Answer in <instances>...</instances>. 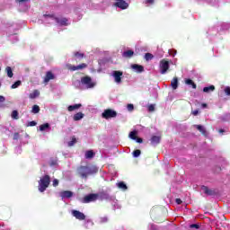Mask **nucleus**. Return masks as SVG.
<instances>
[{
  "mask_svg": "<svg viewBox=\"0 0 230 230\" xmlns=\"http://www.w3.org/2000/svg\"><path fill=\"white\" fill-rule=\"evenodd\" d=\"M94 173H98V167L95 165H80L76 169V175L85 181H87L89 175H94Z\"/></svg>",
  "mask_w": 230,
  "mask_h": 230,
  "instance_id": "f257e3e1",
  "label": "nucleus"
},
{
  "mask_svg": "<svg viewBox=\"0 0 230 230\" xmlns=\"http://www.w3.org/2000/svg\"><path fill=\"white\" fill-rule=\"evenodd\" d=\"M22 82L21 81H16L13 84H12L11 89H17L21 85Z\"/></svg>",
  "mask_w": 230,
  "mask_h": 230,
  "instance_id": "f704fd0d",
  "label": "nucleus"
},
{
  "mask_svg": "<svg viewBox=\"0 0 230 230\" xmlns=\"http://www.w3.org/2000/svg\"><path fill=\"white\" fill-rule=\"evenodd\" d=\"M161 143V137L153 136L151 137V145H159Z\"/></svg>",
  "mask_w": 230,
  "mask_h": 230,
  "instance_id": "aec40b11",
  "label": "nucleus"
},
{
  "mask_svg": "<svg viewBox=\"0 0 230 230\" xmlns=\"http://www.w3.org/2000/svg\"><path fill=\"white\" fill-rule=\"evenodd\" d=\"M94 157V152L93 150L86 151L85 158L86 159H93Z\"/></svg>",
  "mask_w": 230,
  "mask_h": 230,
  "instance_id": "a878e982",
  "label": "nucleus"
},
{
  "mask_svg": "<svg viewBox=\"0 0 230 230\" xmlns=\"http://www.w3.org/2000/svg\"><path fill=\"white\" fill-rule=\"evenodd\" d=\"M39 96H40V92H39V90H34L29 94V98H31V100H35V98H39Z\"/></svg>",
  "mask_w": 230,
  "mask_h": 230,
  "instance_id": "6ab92c4d",
  "label": "nucleus"
},
{
  "mask_svg": "<svg viewBox=\"0 0 230 230\" xmlns=\"http://www.w3.org/2000/svg\"><path fill=\"white\" fill-rule=\"evenodd\" d=\"M148 4H154V0H146Z\"/></svg>",
  "mask_w": 230,
  "mask_h": 230,
  "instance_id": "09e8293b",
  "label": "nucleus"
},
{
  "mask_svg": "<svg viewBox=\"0 0 230 230\" xmlns=\"http://www.w3.org/2000/svg\"><path fill=\"white\" fill-rule=\"evenodd\" d=\"M118 116V112L112 109L104 110L102 113V118L104 119H111V118H116Z\"/></svg>",
  "mask_w": 230,
  "mask_h": 230,
  "instance_id": "39448f33",
  "label": "nucleus"
},
{
  "mask_svg": "<svg viewBox=\"0 0 230 230\" xmlns=\"http://www.w3.org/2000/svg\"><path fill=\"white\" fill-rule=\"evenodd\" d=\"M61 199H71L73 197V192L70 190H64L60 192Z\"/></svg>",
  "mask_w": 230,
  "mask_h": 230,
  "instance_id": "2eb2a0df",
  "label": "nucleus"
},
{
  "mask_svg": "<svg viewBox=\"0 0 230 230\" xmlns=\"http://www.w3.org/2000/svg\"><path fill=\"white\" fill-rule=\"evenodd\" d=\"M36 126H37V123L34 120L30 121L27 125V127H36Z\"/></svg>",
  "mask_w": 230,
  "mask_h": 230,
  "instance_id": "ea45409f",
  "label": "nucleus"
},
{
  "mask_svg": "<svg viewBox=\"0 0 230 230\" xmlns=\"http://www.w3.org/2000/svg\"><path fill=\"white\" fill-rule=\"evenodd\" d=\"M114 5L117 6V8H120V10H127V8H128V3L126 1H117Z\"/></svg>",
  "mask_w": 230,
  "mask_h": 230,
  "instance_id": "9b49d317",
  "label": "nucleus"
},
{
  "mask_svg": "<svg viewBox=\"0 0 230 230\" xmlns=\"http://www.w3.org/2000/svg\"><path fill=\"white\" fill-rule=\"evenodd\" d=\"M117 186H118V188L119 189V190H127L128 189V187H127V184H125V182H123V181H119V182H118L117 183Z\"/></svg>",
  "mask_w": 230,
  "mask_h": 230,
  "instance_id": "c85d7f7f",
  "label": "nucleus"
},
{
  "mask_svg": "<svg viewBox=\"0 0 230 230\" xmlns=\"http://www.w3.org/2000/svg\"><path fill=\"white\" fill-rule=\"evenodd\" d=\"M148 111L149 112H154V111H155V106L154 104H150L148 106Z\"/></svg>",
  "mask_w": 230,
  "mask_h": 230,
  "instance_id": "58836bf2",
  "label": "nucleus"
},
{
  "mask_svg": "<svg viewBox=\"0 0 230 230\" xmlns=\"http://www.w3.org/2000/svg\"><path fill=\"white\" fill-rule=\"evenodd\" d=\"M100 198V194L98 193H90L86 196H84L82 199L81 202L83 204H89L91 202H96L97 199Z\"/></svg>",
  "mask_w": 230,
  "mask_h": 230,
  "instance_id": "20e7f679",
  "label": "nucleus"
},
{
  "mask_svg": "<svg viewBox=\"0 0 230 230\" xmlns=\"http://www.w3.org/2000/svg\"><path fill=\"white\" fill-rule=\"evenodd\" d=\"M57 164V162H51L50 166H55Z\"/></svg>",
  "mask_w": 230,
  "mask_h": 230,
  "instance_id": "5fc2aeb1",
  "label": "nucleus"
},
{
  "mask_svg": "<svg viewBox=\"0 0 230 230\" xmlns=\"http://www.w3.org/2000/svg\"><path fill=\"white\" fill-rule=\"evenodd\" d=\"M201 106H202L203 109H206L208 107V104L207 103H202Z\"/></svg>",
  "mask_w": 230,
  "mask_h": 230,
  "instance_id": "603ef678",
  "label": "nucleus"
},
{
  "mask_svg": "<svg viewBox=\"0 0 230 230\" xmlns=\"http://www.w3.org/2000/svg\"><path fill=\"white\" fill-rule=\"evenodd\" d=\"M45 17H49L50 19H55V14H44Z\"/></svg>",
  "mask_w": 230,
  "mask_h": 230,
  "instance_id": "79ce46f5",
  "label": "nucleus"
},
{
  "mask_svg": "<svg viewBox=\"0 0 230 230\" xmlns=\"http://www.w3.org/2000/svg\"><path fill=\"white\" fill-rule=\"evenodd\" d=\"M132 69H135V71H137V73H143V71H145V67L141 65H132L131 66Z\"/></svg>",
  "mask_w": 230,
  "mask_h": 230,
  "instance_id": "dca6fc26",
  "label": "nucleus"
},
{
  "mask_svg": "<svg viewBox=\"0 0 230 230\" xmlns=\"http://www.w3.org/2000/svg\"><path fill=\"white\" fill-rule=\"evenodd\" d=\"M50 80H55V74L51 71H48L43 79V84H49Z\"/></svg>",
  "mask_w": 230,
  "mask_h": 230,
  "instance_id": "6e6552de",
  "label": "nucleus"
},
{
  "mask_svg": "<svg viewBox=\"0 0 230 230\" xmlns=\"http://www.w3.org/2000/svg\"><path fill=\"white\" fill-rule=\"evenodd\" d=\"M175 202H176V204L181 205V204H182V199L178 198L175 199Z\"/></svg>",
  "mask_w": 230,
  "mask_h": 230,
  "instance_id": "c03bdc74",
  "label": "nucleus"
},
{
  "mask_svg": "<svg viewBox=\"0 0 230 230\" xmlns=\"http://www.w3.org/2000/svg\"><path fill=\"white\" fill-rule=\"evenodd\" d=\"M80 107H82L81 103L70 105V106H68L67 111L69 112H73V111H76V110L80 109Z\"/></svg>",
  "mask_w": 230,
  "mask_h": 230,
  "instance_id": "412c9836",
  "label": "nucleus"
},
{
  "mask_svg": "<svg viewBox=\"0 0 230 230\" xmlns=\"http://www.w3.org/2000/svg\"><path fill=\"white\" fill-rule=\"evenodd\" d=\"M5 71L9 78H13V71L12 70V67L10 66L5 67Z\"/></svg>",
  "mask_w": 230,
  "mask_h": 230,
  "instance_id": "393cba45",
  "label": "nucleus"
},
{
  "mask_svg": "<svg viewBox=\"0 0 230 230\" xmlns=\"http://www.w3.org/2000/svg\"><path fill=\"white\" fill-rule=\"evenodd\" d=\"M83 118H84V113L77 112L74 115V121H80V119H83Z\"/></svg>",
  "mask_w": 230,
  "mask_h": 230,
  "instance_id": "5701e85b",
  "label": "nucleus"
},
{
  "mask_svg": "<svg viewBox=\"0 0 230 230\" xmlns=\"http://www.w3.org/2000/svg\"><path fill=\"white\" fill-rule=\"evenodd\" d=\"M73 217L76 218L77 220H85V214L78 211V210H73L72 211Z\"/></svg>",
  "mask_w": 230,
  "mask_h": 230,
  "instance_id": "9d476101",
  "label": "nucleus"
},
{
  "mask_svg": "<svg viewBox=\"0 0 230 230\" xmlns=\"http://www.w3.org/2000/svg\"><path fill=\"white\" fill-rule=\"evenodd\" d=\"M76 145V137H73L72 140L68 142V146H75Z\"/></svg>",
  "mask_w": 230,
  "mask_h": 230,
  "instance_id": "72a5a7b5",
  "label": "nucleus"
},
{
  "mask_svg": "<svg viewBox=\"0 0 230 230\" xmlns=\"http://www.w3.org/2000/svg\"><path fill=\"white\" fill-rule=\"evenodd\" d=\"M28 0H16V3H26Z\"/></svg>",
  "mask_w": 230,
  "mask_h": 230,
  "instance_id": "8fccbe9b",
  "label": "nucleus"
},
{
  "mask_svg": "<svg viewBox=\"0 0 230 230\" xmlns=\"http://www.w3.org/2000/svg\"><path fill=\"white\" fill-rule=\"evenodd\" d=\"M171 86L175 91V89L179 87V78L173 77L172 80L171 81Z\"/></svg>",
  "mask_w": 230,
  "mask_h": 230,
  "instance_id": "a211bd4d",
  "label": "nucleus"
},
{
  "mask_svg": "<svg viewBox=\"0 0 230 230\" xmlns=\"http://www.w3.org/2000/svg\"><path fill=\"white\" fill-rule=\"evenodd\" d=\"M191 114H193V116H198L199 115V110H195L191 112Z\"/></svg>",
  "mask_w": 230,
  "mask_h": 230,
  "instance_id": "49530a36",
  "label": "nucleus"
},
{
  "mask_svg": "<svg viewBox=\"0 0 230 230\" xmlns=\"http://www.w3.org/2000/svg\"><path fill=\"white\" fill-rule=\"evenodd\" d=\"M154 58V55L152 53H146L145 54V59L146 62L152 60Z\"/></svg>",
  "mask_w": 230,
  "mask_h": 230,
  "instance_id": "2f4dec72",
  "label": "nucleus"
},
{
  "mask_svg": "<svg viewBox=\"0 0 230 230\" xmlns=\"http://www.w3.org/2000/svg\"><path fill=\"white\" fill-rule=\"evenodd\" d=\"M201 190L205 193V195H208L209 197L217 195V192L214 190L209 189L206 185L201 186Z\"/></svg>",
  "mask_w": 230,
  "mask_h": 230,
  "instance_id": "1a4fd4ad",
  "label": "nucleus"
},
{
  "mask_svg": "<svg viewBox=\"0 0 230 230\" xmlns=\"http://www.w3.org/2000/svg\"><path fill=\"white\" fill-rule=\"evenodd\" d=\"M47 128H49V123H44L40 126V132H44Z\"/></svg>",
  "mask_w": 230,
  "mask_h": 230,
  "instance_id": "c756f323",
  "label": "nucleus"
},
{
  "mask_svg": "<svg viewBox=\"0 0 230 230\" xmlns=\"http://www.w3.org/2000/svg\"><path fill=\"white\" fill-rule=\"evenodd\" d=\"M81 84L85 86V89H93L96 85V83L93 82V78L89 75L81 77Z\"/></svg>",
  "mask_w": 230,
  "mask_h": 230,
  "instance_id": "7ed1b4c3",
  "label": "nucleus"
},
{
  "mask_svg": "<svg viewBox=\"0 0 230 230\" xmlns=\"http://www.w3.org/2000/svg\"><path fill=\"white\" fill-rule=\"evenodd\" d=\"M12 118H13V119H19V111H13V112H12Z\"/></svg>",
  "mask_w": 230,
  "mask_h": 230,
  "instance_id": "473e14b6",
  "label": "nucleus"
},
{
  "mask_svg": "<svg viewBox=\"0 0 230 230\" xmlns=\"http://www.w3.org/2000/svg\"><path fill=\"white\" fill-rule=\"evenodd\" d=\"M121 76H123V72L121 71H114L113 77L116 84H121Z\"/></svg>",
  "mask_w": 230,
  "mask_h": 230,
  "instance_id": "f8f14e48",
  "label": "nucleus"
},
{
  "mask_svg": "<svg viewBox=\"0 0 230 230\" xmlns=\"http://www.w3.org/2000/svg\"><path fill=\"white\" fill-rule=\"evenodd\" d=\"M130 139L136 140L137 139V131L134 130L129 133Z\"/></svg>",
  "mask_w": 230,
  "mask_h": 230,
  "instance_id": "7c9ffc66",
  "label": "nucleus"
},
{
  "mask_svg": "<svg viewBox=\"0 0 230 230\" xmlns=\"http://www.w3.org/2000/svg\"><path fill=\"white\" fill-rule=\"evenodd\" d=\"M218 132H219V134H224V132H226V130H224V129H219Z\"/></svg>",
  "mask_w": 230,
  "mask_h": 230,
  "instance_id": "864d4df0",
  "label": "nucleus"
},
{
  "mask_svg": "<svg viewBox=\"0 0 230 230\" xmlns=\"http://www.w3.org/2000/svg\"><path fill=\"white\" fill-rule=\"evenodd\" d=\"M122 57H124V58H132V57H134V50L124 51Z\"/></svg>",
  "mask_w": 230,
  "mask_h": 230,
  "instance_id": "f3484780",
  "label": "nucleus"
},
{
  "mask_svg": "<svg viewBox=\"0 0 230 230\" xmlns=\"http://www.w3.org/2000/svg\"><path fill=\"white\" fill-rule=\"evenodd\" d=\"M190 229H200V225L199 224H192L190 226Z\"/></svg>",
  "mask_w": 230,
  "mask_h": 230,
  "instance_id": "e433bc0d",
  "label": "nucleus"
},
{
  "mask_svg": "<svg viewBox=\"0 0 230 230\" xmlns=\"http://www.w3.org/2000/svg\"><path fill=\"white\" fill-rule=\"evenodd\" d=\"M117 1H125V0H117Z\"/></svg>",
  "mask_w": 230,
  "mask_h": 230,
  "instance_id": "6e6d98bb",
  "label": "nucleus"
},
{
  "mask_svg": "<svg viewBox=\"0 0 230 230\" xmlns=\"http://www.w3.org/2000/svg\"><path fill=\"white\" fill-rule=\"evenodd\" d=\"M135 140H137V143H143V138L141 137H137Z\"/></svg>",
  "mask_w": 230,
  "mask_h": 230,
  "instance_id": "de8ad7c7",
  "label": "nucleus"
},
{
  "mask_svg": "<svg viewBox=\"0 0 230 230\" xmlns=\"http://www.w3.org/2000/svg\"><path fill=\"white\" fill-rule=\"evenodd\" d=\"M128 111H134V104H128Z\"/></svg>",
  "mask_w": 230,
  "mask_h": 230,
  "instance_id": "a19ab883",
  "label": "nucleus"
},
{
  "mask_svg": "<svg viewBox=\"0 0 230 230\" xmlns=\"http://www.w3.org/2000/svg\"><path fill=\"white\" fill-rule=\"evenodd\" d=\"M18 137H19V133H15L14 137H13V139H17Z\"/></svg>",
  "mask_w": 230,
  "mask_h": 230,
  "instance_id": "3c124183",
  "label": "nucleus"
},
{
  "mask_svg": "<svg viewBox=\"0 0 230 230\" xmlns=\"http://www.w3.org/2000/svg\"><path fill=\"white\" fill-rule=\"evenodd\" d=\"M215 91V85H210L203 88V93H211Z\"/></svg>",
  "mask_w": 230,
  "mask_h": 230,
  "instance_id": "bb28decb",
  "label": "nucleus"
},
{
  "mask_svg": "<svg viewBox=\"0 0 230 230\" xmlns=\"http://www.w3.org/2000/svg\"><path fill=\"white\" fill-rule=\"evenodd\" d=\"M83 58H85V54L82 52L74 53V59L75 60V62H80V60H82Z\"/></svg>",
  "mask_w": 230,
  "mask_h": 230,
  "instance_id": "4468645a",
  "label": "nucleus"
},
{
  "mask_svg": "<svg viewBox=\"0 0 230 230\" xmlns=\"http://www.w3.org/2000/svg\"><path fill=\"white\" fill-rule=\"evenodd\" d=\"M133 155H134L135 157H139V155H141V150L136 149V150L133 152Z\"/></svg>",
  "mask_w": 230,
  "mask_h": 230,
  "instance_id": "c9c22d12",
  "label": "nucleus"
},
{
  "mask_svg": "<svg viewBox=\"0 0 230 230\" xmlns=\"http://www.w3.org/2000/svg\"><path fill=\"white\" fill-rule=\"evenodd\" d=\"M168 69H170V62L166 59H162L160 61V73L161 75H166L168 72Z\"/></svg>",
  "mask_w": 230,
  "mask_h": 230,
  "instance_id": "423d86ee",
  "label": "nucleus"
},
{
  "mask_svg": "<svg viewBox=\"0 0 230 230\" xmlns=\"http://www.w3.org/2000/svg\"><path fill=\"white\" fill-rule=\"evenodd\" d=\"M31 112H33V114H39V112H40V107L37 104L33 105Z\"/></svg>",
  "mask_w": 230,
  "mask_h": 230,
  "instance_id": "cd10ccee",
  "label": "nucleus"
},
{
  "mask_svg": "<svg viewBox=\"0 0 230 230\" xmlns=\"http://www.w3.org/2000/svg\"><path fill=\"white\" fill-rule=\"evenodd\" d=\"M53 186H54V187L58 186V179H55V180L53 181Z\"/></svg>",
  "mask_w": 230,
  "mask_h": 230,
  "instance_id": "37998d69",
  "label": "nucleus"
},
{
  "mask_svg": "<svg viewBox=\"0 0 230 230\" xmlns=\"http://www.w3.org/2000/svg\"><path fill=\"white\" fill-rule=\"evenodd\" d=\"M86 67H87V64L85 63H82L78 66L67 65V69H69V71H78V70L85 69Z\"/></svg>",
  "mask_w": 230,
  "mask_h": 230,
  "instance_id": "0eeeda50",
  "label": "nucleus"
},
{
  "mask_svg": "<svg viewBox=\"0 0 230 230\" xmlns=\"http://www.w3.org/2000/svg\"><path fill=\"white\" fill-rule=\"evenodd\" d=\"M185 84L187 85H191L192 89H197V84H195V82H193V80L191 79H186L185 80Z\"/></svg>",
  "mask_w": 230,
  "mask_h": 230,
  "instance_id": "b1692460",
  "label": "nucleus"
},
{
  "mask_svg": "<svg viewBox=\"0 0 230 230\" xmlns=\"http://www.w3.org/2000/svg\"><path fill=\"white\" fill-rule=\"evenodd\" d=\"M50 183L51 177H49V175L46 174L43 177H41L39 181V191H40V193H44V191H46V190H48V188L49 187Z\"/></svg>",
  "mask_w": 230,
  "mask_h": 230,
  "instance_id": "f03ea898",
  "label": "nucleus"
},
{
  "mask_svg": "<svg viewBox=\"0 0 230 230\" xmlns=\"http://www.w3.org/2000/svg\"><path fill=\"white\" fill-rule=\"evenodd\" d=\"M5 98H4V96H3V95H0V103H3V102H5Z\"/></svg>",
  "mask_w": 230,
  "mask_h": 230,
  "instance_id": "a18cd8bd",
  "label": "nucleus"
},
{
  "mask_svg": "<svg viewBox=\"0 0 230 230\" xmlns=\"http://www.w3.org/2000/svg\"><path fill=\"white\" fill-rule=\"evenodd\" d=\"M195 128H197V130H199V132H201V134L203 136H206V128H204V126L202 125H194Z\"/></svg>",
  "mask_w": 230,
  "mask_h": 230,
  "instance_id": "4be33fe9",
  "label": "nucleus"
},
{
  "mask_svg": "<svg viewBox=\"0 0 230 230\" xmlns=\"http://www.w3.org/2000/svg\"><path fill=\"white\" fill-rule=\"evenodd\" d=\"M224 91L226 96H230V86H226Z\"/></svg>",
  "mask_w": 230,
  "mask_h": 230,
  "instance_id": "4c0bfd02",
  "label": "nucleus"
},
{
  "mask_svg": "<svg viewBox=\"0 0 230 230\" xmlns=\"http://www.w3.org/2000/svg\"><path fill=\"white\" fill-rule=\"evenodd\" d=\"M54 21H56L57 24H59V26H67V18H58L55 17Z\"/></svg>",
  "mask_w": 230,
  "mask_h": 230,
  "instance_id": "ddd939ff",
  "label": "nucleus"
}]
</instances>
